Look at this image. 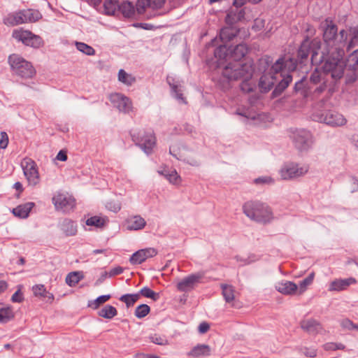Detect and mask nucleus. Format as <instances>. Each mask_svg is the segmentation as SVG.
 Segmentation results:
<instances>
[{
    "label": "nucleus",
    "instance_id": "1",
    "mask_svg": "<svg viewBox=\"0 0 358 358\" xmlns=\"http://www.w3.org/2000/svg\"><path fill=\"white\" fill-rule=\"evenodd\" d=\"M248 46H217L214 55L218 65L227 64L223 67L222 74L227 81L243 80L241 90L249 93L253 91L254 85L250 83L253 69L251 64L242 63L241 59L248 52Z\"/></svg>",
    "mask_w": 358,
    "mask_h": 358
},
{
    "label": "nucleus",
    "instance_id": "2",
    "mask_svg": "<svg viewBox=\"0 0 358 358\" xmlns=\"http://www.w3.org/2000/svg\"><path fill=\"white\" fill-rule=\"evenodd\" d=\"M354 46H347L348 51H352L345 62L343 57L345 51L341 46H324V50L319 62H324L322 69L327 75L334 80L341 78L344 73V69L348 66L355 69L358 66V50H352Z\"/></svg>",
    "mask_w": 358,
    "mask_h": 358
},
{
    "label": "nucleus",
    "instance_id": "3",
    "mask_svg": "<svg viewBox=\"0 0 358 358\" xmlns=\"http://www.w3.org/2000/svg\"><path fill=\"white\" fill-rule=\"evenodd\" d=\"M284 68H285L284 59L279 58L272 65L269 72L263 73L259 82L261 92H268L278 83L272 92L273 96H278L288 87L292 80V77L288 73H285Z\"/></svg>",
    "mask_w": 358,
    "mask_h": 358
},
{
    "label": "nucleus",
    "instance_id": "4",
    "mask_svg": "<svg viewBox=\"0 0 358 358\" xmlns=\"http://www.w3.org/2000/svg\"><path fill=\"white\" fill-rule=\"evenodd\" d=\"M243 213L251 220L267 224L273 219V214L268 205L260 201H249L243 206Z\"/></svg>",
    "mask_w": 358,
    "mask_h": 358
},
{
    "label": "nucleus",
    "instance_id": "5",
    "mask_svg": "<svg viewBox=\"0 0 358 358\" xmlns=\"http://www.w3.org/2000/svg\"><path fill=\"white\" fill-rule=\"evenodd\" d=\"M8 64L12 73L23 79L32 78L36 73L32 64L17 54H12L8 57Z\"/></svg>",
    "mask_w": 358,
    "mask_h": 358
},
{
    "label": "nucleus",
    "instance_id": "6",
    "mask_svg": "<svg viewBox=\"0 0 358 358\" xmlns=\"http://www.w3.org/2000/svg\"><path fill=\"white\" fill-rule=\"evenodd\" d=\"M227 13L225 22L229 26L235 27L238 22L250 21L254 16L252 10L248 8H242L243 6H234Z\"/></svg>",
    "mask_w": 358,
    "mask_h": 358
},
{
    "label": "nucleus",
    "instance_id": "7",
    "mask_svg": "<svg viewBox=\"0 0 358 358\" xmlns=\"http://www.w3.org/2000/svg\"><path fill=\"white\" fill-rule=\"evenodd\" d=\"M166 0H138L136 10L138 14H144L147 18H152L161 15L158 11L162 8Z\"/></svg>",
    "mask_w": 358,
    "mask_h": 358
},
{
    "label": "nucleus",
    "instance_id": "8",
    "mask_svg": "<svg viewBox=\"0 0 358 358\" xmlns=\"http://www.w3.org/2000/svg\"><path fill=\"white\" fill-rule=\"evenodd\" d=\"M289 137L294 146L299 151L308 150L312 144V135L310 132L303 129H291Z\"/></svg>",
    "mask_w": 358,
    "mask_h": 358
},
{
    "label": "nucleus",
    "instance_id": "9",
    "mask_svg": "<svg viewBox=\"0 0 358 358\" xmlns=\"http://www.w3.org/2000/svg\"><path fill=\"white\" fill-rule=\"evenodd\" d=\"M133 141L147 155L152 152L156 144V138L152 131H139L131 134Z\"/></svg>",
    "mask_w": 358,
    "mask_h": 358
},
{
    "label": "nucleus",
    "instance_id": "10",
    "mask_svg": "<svg viewBox=\"0 0 358 358\" xmlns=\"http://www.w3.org/2000/svg\"><path fill=\"white\" fill-rule=\"evenodd\" d=\"M308 167L306 165L300 166L295 163L285 164L280 170V174L283 180H291L306 174Z\"/></svg>",
    "mask_w": 358,
    "mask_h": 358
},
{
    "label": "nucleus",
    "instance_id": "11",
    "mask_svg": "<svg viewBox=\"0 0 358 358\" xmlns=\"http://www.w3.org/2000/svg\"><path fill=\"white\" fill-rule=\"evenodd\" d=\"M319 121L332 127H341L347 122L342 114L333 110L322 112L319 117Z\"/></svg>",
    "mask_w": 358,
    "mask_h": 358
},
{
    "label": "nucleus",
    "instance_id": "12",
    "mask_svg": "<svg viewBox=\"0 0 358 358\" xmlns=\"http://www.w3.org/2000/svg\"><path fill=\"white\" fill-rule=\"evenodd\" d=\"M22 168L29 185H36L39 182V174L34 160L30 158L24 159Z\"/></svg>",
    "mask_w": 358,
    "mask_h": 358
},
{
    "label": "nucleus",
    "instance_id": "13",
    "mask_svg": "<svg viewBox=\"0 0 358 358\" xmlns=\"http://www.w3.org/2000/svg\"><path fill=\"white\" fill-rule=\"evenodd\" d=\"M12 36L17 42H21L25 45L29 43L32 45H40L41 43H43V40L39 36L35 35L30 31L24 30L22 28L14 29Z\"/></svg>",
    "mask_w": 358,
    "mask_h": 358
},
{
    "label": "nucleus",
    "instance_id": "14",
    "mask_svg": "<svg viewBox=\"0 0 358 358\" xmlns=\"http://www.w3.org/2000/svg\"><path fill=\"white\" fill-rule=\"evenodd\" d=\"M204 277V272H198L189 275L177 284L180 292H188L194 289Z\"/></svg>",
    "mask_w": 358,
    "mask_h": 358
},
{
    "label": "nucleus",
    "instance_id": "15",
    "mask_svg": "<svg viewBox=\"0 0 358 358\" xmlns=\"http://www.w3.org/2000/svg\"><path fill=\"white\" fill-rule=\"evenodd\" d=\"M52 202L57 210H62L64 212L71 210L76 206L74 198L66 194L59 193L54 196Z\"/></svg>",
    "mask_w": 358,
    "mask_h": 358
},
{
    "label": "nucleus",
    "instance_id": "16",
    "mask_svg": "<svg viewBox=\"0 0 358 358\" xmlns=\"http://www.w3.org/2000/svg\"><path fill=\"white\" fill-rule=\"evenodd\" d=\"M323 38L325 43L334 42L338 35V28L331 17H327L322 23Z\"/></svg>",
    "mask_w": 358,
    "mask_h": 358
},
{
    "label": "nucleus",
    "instance_id": "17",
    "mask_svg": "<svg viewBox=\"0 0 358 358\" xmlns=\"http://www.w3.org/2000/svg\"><path fill=\"white\" fill-rule=\"evenodd\" d=\"M110 100L120 112L127 113L131 110V101L128 97L121 94H111Z\"/></svg>",
    "mask_w": 358,
    "mask_h": 358
},
{
    "label": "nucleus",
    "instance_id": "18",
    "mask_svg": "<svg viewBox=\"0 0 358 358\" xmlns=\"http://www.w3.org/2000/svg\"><path fill=\"white\" fill-rule=\"evenodd\" d=\"M357 283L355 278H337L329 283L328 291L329 292H341L348 289L351 285Z\"/></svg>",
    "mask_w": 358,
    "mask_h": 358
},
{
    "label": "nucleus",
    "instance_id": "19",
    "mask_svg": "<svg viewBox=\"0 0 358 358\" xmlns=\"http://www.w3.org/2000/svg\"><path fill=\"white\" fill-rule=\"evenodd\" d=\"M301 328L309 334H317L322 329V324L313 318L305 319L300 322Z\"/></svg>",
    "mask_w": 358,
    "mask_h": 358
},
{
    "label": "nucleus",
    "instance_id": "20",
    "mask_svg": "<svg viewBox=\"0 0 358 358\" xmlns=\"http://www.w3.org/2000/svg\"><path fill=\"white\" fill-rule=\"evenodd\" d=\"M316 49L310 50L311 46H299L298 50V57L300 60L301 63H303L305 59H306L310 55V52H312L311 60L313 62L315 58L316 59L317 55H318V50H321V53L324 50V46H315Z\"/></svg>",
    "mask_w": 358,
    "mask_h": 358
},
{
    "label": "nucleus",
    "instance_id": "21",
    "mask_svg": "<svg viewBox=\"0 0 358 358\" xmlns=\"http://www.w3.org/2000/svg\"><path fill=\"white\" fill-rule=\"evenodd\" d=\"M275 287L278 292L285 295L294 294L298 289V286L296 283L288 280L278 282L276 283Z\"/></svg>",
    "mask_w": 358,
    "mask_h": 358
},
{
    "label": "nucleus",
    "instance_id": "22",
    "mask_svg": "<svg viewBox=\"0 0 358 358\" xmlns=\"http://www.w3.org/2000/svg\"><path fill=\"white\" fill-rule=\"evenodd\" d=\"M210 352L211 349L208 345L198 344L188 352L187 355L189 357L200 358L209 356Z\"/></svg>",
    "mask_w": 358,
    "mask_h": 358
},
{
    "label": "nucleus",
    "instance_id": "23",
    "mask_svg": "<svg viewBox=\"0 0 358 358\" xmlns=\"http://www.w3.org/2000/svg\"><path fill=\"white\" fill-rule=\"evenodd\" d=\"M59 228L66 236H75L78 231V226L75 221L65 218L59 223Z\"/></svg>",
    "mask_w": 358,
    "mask_h": 358
},
{
    "label": "nucleus",
    "instance_id": "24",
    "mask_svg": "<svg viewBox=\"0 0 358 358\" xmlns=\"http://www.w3.org/2000/svg\"><path fill=\"white\" fill-rule=\"evenodd\" d=\"M238 29L236 27L229 26L222 28L220 32V39L225 45L231 41L238 34Z\"/></svg>",
    "mask_w": 358,
    "mask_h": 358
},
{
    "label": "nucleus",
    "instance_id": "25",
    "mask_svg": "<svg viewBox=\"0 0 358 358\" xmlns=\"http://www.w3.org/2000/svg\"><path fill=\"white\" fill-rule=\"evenodd\" d=\"M34 206V203L27 202L26 203L19 205L16 208H13L12 212L16 217L20 218H27L29 216L31 210Z\"/></svg>",
    "mask_w": 358,
    "mask_h": 358
},
{
    "label": "nucleus",
    "instance_id": "26",
    "mask_svg": "<svg viewBox=\"0 0 358 358\" xmlns=\"http://www.w3.org/2000/svg\"><path fill=\"white\" fill-rule=\"evenodd\" d=\"M127 229L129 230H141L143 229L146 224V222L140 215H134L127 220Z\"/></svg>",
    "mask_w": 358,
    "mask_h": 358
},
{
    "label": "nucleus",
    "instance_id": "27",
    "mask_svg": "<svg viewBox=\"0 0 358 358\" xmlns=\"http://www.w3.org/2000/svg\"><path fill=\"white\" fill-rule=\"evenodd\" d=\"M15 317L13 308L10 306H6L0 303V322L7 323Z\"/></svg>",
    "mask_w": 358,
    "mask_h": 358
},
{
    "label": "nucleus",
    "instance_id": "28",
    "mask_svg": "<svg viewBox=\"0 0 358 358\" xmlns=\"http://www.w3.org/2000/svg\"><path fill=\"white\" fill-rule=\"evenodd\" d=\"M316 30L310 24H307L306 25V35L304 36V40L302 41L301 45H320V41H315V39L312 40V38L315 34Z\"/></svg>",
    "mask_w": 358,
    "mask_h": 358
},
{
    "label": "nucleus",
    "instance_id": "29",
    "mask_svg": "<svg viewBox=\"0 0 358 358\" xmlns=\"http://www.w3.org/2000/svg\"><path fill=\"white\" fill-rule=\"evenodd\" d=\"M118 0H105L103 3V10L108 15H115L118 12Z\"/></svg>",
    "mask_w": 358,
    "mask_h": 358
},
{
    "label": "nucleus",
    "instance_id": "30",
    "mask_svg": "<svg viewBox=\"0 0 358 358\" xmlns=\"http://www.w3.org/2000/svg\"><path fill=\"white\" fill-rule=\"evenodd\" d=\"M135 8L134 6L128 1L122 2L119 4L118 12L117 15L122 14L125 17H131L134 15Z\"/></svg>",
    "mask_w": 358,
    "mask_h": 358
},
{
    "label": "nucleus",
    "instance_id": "31",
    "mask_svg": "<svg viewBox=\"0 0 358 358\" xmlns=\"http://www.w3.org/2000/svg\"><path fill=\"white\" fill-rule=\"evenodd\" d=\"M167 82L171 88V91L173 93L175 97L178 100L184 101L182 93L180 90V86L178 82L172 77H167Z\"/></svg>",
    "mask_w": 358,
    "mask_h": 358
},
{
    "label": "nucleus",
    "instance_id": "32",
    "mask_svg": "<svg viewBox=\"0 0 358 358\" xmlns=\"http://www.w3.org/2000/svg\"><path fill=\"white\" fill-rule=\"evenodd\" d=\"M222 293L227 303H231L234 300V288L232 285L222 284Z\"/></svg>",
    "mask_w": 358,
    "mask_h": 358
},
{
    "label": "nucleus",
    "instance_id": "33",
    "mask_svg": "<svg viewBox=\"0 0 358 358\" xmlns=\"http://www.w3.org/2000/svg\"><path fill=\"white\" fill-rule=\"evenodd\" d=\"M98 314L103 318L112 319L117 315V310L114 306L106 305L99 311Z\"/></svg>",
    "mask_w": 358,
    "mask_h": 358
},
{
    "label": "nucleus",
    "instance_id": "34",
    "mask_svg": "<svg viewBox=\"0 0 358 358\" xmlns=\"http://www.w3.org/2000/svg\"><path fill=\"white\" fill-rule=\"evenodd\" d=\"M83 278V274L80 271L69 273L66 277V282L69 286H75Z\"/></svg>",
    "mask_w": 358,
    "mask_h": 358
},
{
    "label": "nucleus",
    "instance_id": "35",
    "mask_svg": "<svg viewBox=\"0 0 358 358\" xmlns=\"http://www.w3.org/2000/svg\"><path fill=\"white\" fill-rule=\"evenodd\" d=\"M140 299V294H126L120 297V301L124 302L129 308Z\"/></svg>",
    "mask_w": 358,
    "mask_h": 358
},
{
    "label": "nucleus",
    "instance_id": "36",
    "mask_svg": "<svg viewBox=\"0 0 358 358\" xmlns=\"http://www.w3.org/2000/svg\"><path fill=\"white\" fill-rule=\"evenodd\" d=\"M19 18L20 17H19L18 11H16L6 15L3 17V22L7 26L13 27L20 24Z\"/></svg>",
    "mask_w": 358,
    "mask_h": 358
},
{
    "label": "nucleus",
    "instance_id": "37",
    "mask_svg": "<svg viewBox=\"0 0 358 358\" xmlns=\"http://www.w3.org/2000/svg\"><path fill=\"white\" fill-rule=\"evenodd\" d=\"M106 222V219L104 217H101L99 216H92L91 217H89L86 222L85 224L87 226H92L97 228H101L103 227Z\"/></svg>",
    "mask_w": 358,
    "mask_h": 358
},
{
    "label": "nucleus",
    "instance_id": "38",
    "mask_svg": "<svg viewBox=\"0 0 358 358\" xmlns=\"http://www.w3.org/2000/svg\"><path fill=\"white\" fill-rule=\"evenodd\" d=\"M118 80L127 85H131L136 81V79L124 70L120 69L118 72Z\"/></svg>",
    "mask_w": 358,
    "mask_h": 358
},
{
    "label": "nucleus",
    "instance_id": "39",
    "mask_svg": "<svg viewBox=\"0 0 358 358\" xmlns=\"http://www.w3.org/2000/svg\"><path fill=\"white\" fill-rule=\"evenodd\" d=\"M137 294H140V296L151 299L154 301H157L159 299V294L154 292L148 287H143Z\"/></svg>",
    "mask_w": 358,
    "mask_h": 358
},
{
    "label": "nucleus",
    "instance_id": "40",
    "mask_svg": "<svg viewBox=\"0 0 358 358\" xmlns=\"http://www.w3.org/2000/svg\"><path fill=\"white\" fill-rule=\"evenodd\" d=\"M25 14L27 23L35 22L42 17L41 13L37 10L25 9Z\"/></svg>",
    "mask_w": 358,
    "mask_h": 358
},
{
    "label": "nucleus",
    "instance_id": "41",
    "mask_svg": "<svg viewBox=\"0 0 358 358\" xmlns=\"http://www.w3.org/2000/svg\"><path fill=\"white\" fill-rule=\"evenodd\" d=\"M111 296L110 294L101 295L97 297L96 299L93 301H90L88 302V306L92 308L94 310L97 309L101 304L106 302L108 300L110 299Z\"/></svg>",
    "mask_w": 358,
    "mask_h": 358
},
{
    "label": "nucleus",
    "instance_id": "42",
    "mask_svg": "<svg viewBox=\"0 0 358 358\" xmlns=\"http://www.w3.org/2000/svg\"><path fill=\"white\" fill-rule=\"evenodd\" d=\"M146 260L145 253L142 250H139L134 252L130 257L129 262L131 264H141Z\"/></svg>",
    "mask_w": 358,
    "mask_h": 358
},
{
    "label": "nucleus",
    "instance_id": "43",
    "mask_svg": "<svg viewBox=\"0 0 358 358\" xmlns=\"http://www.w3.org/2000/svg\"><path fill=\"white\" fill-rule=\"evenodd\" d=\"M150 311V308L147 304H141L136 308L134 315L137 318H143Z\"/></svg>",
    "mask_w": 358,
    "mask_h": 358
},
{
    "label": "nucleus",
    "instance_id": "44",
    "mask_svg": "<svg viewBox=\"0 0 358 358\" xmlns=\"http://www.w3.org/2000/svg\"><path fill=\"white\" fill-rule=\"evenodd\" d=\"M315 274L314 273H310L306 278L300 281L299 282V293H303L306 287L312 284L314 279Z\"/></svg>",
    "mask_w": 358,
    "mask_h": 358
},
{
    "label": "nucleus",
    "instance_id": "45",
    "mask_svg": "<svg viewBox=\"0 0 358 358\" xmlns=\"http://www.w3.org/2000/svg\"><path fill=\"white\" fill-rule=\"evenodd\" d=\"M150 341L155 344L159 345H166L169 344L168 340L164 336L158 334H153L149 337Z\"/></svg>",
    "mask_w": 358,
    "mask_h": 358
},
{
    "label": "nucleus",
    "instance_id": "46",
    "mask_svg": "<svg viewBox=\"0 0 358 358\" xmlns=\"http://www.w3.org/2000/svg\"><path fill=\"white\" fill-rule=\"evenodd\" d=\"M299 351L308 357L314 358L317 356V350L314 348L301 347L299 348Z\"/></svg>",
    "mask_w": 358,
    "mask_h": 358
},
{
    "label": "nucleus",
    "instance_id": "47",
    "mask_svg": "<svg viewBox=\"0 0 358 358\" xmlns=\"http://www.w3.org/2000/svg\"><path fill=\"white\" fill-rule=\"evenodd\" d=\"M358 44V27L350 29V39L348 45Z\"/></svg>",
    "mask_w": 358,
    "mask_h": 358
},
{
    "label": "nucleus",
    "instance_id": "48",
    "mask_svg": "<svg viewBox=\"0 0 358 358\" xmlns=\"http://www.w3.org/2000/svg\"><path fill=\"white\" fill-rule=\"evenodd\" d=\"M34 296L39 297H45L47 294V290L43 285H36L32 287Z\"/></svg>",
    "mask_w": 358,
    "mask_h": 358
},
{
    "label": "nucleus",
    "instance_id": "49",
    "mask_svg": "<svg viewBox=\"0 0 358 358\" xmlns=\"http://www.w3.org/2000/svg\"><path fill=\"white\" fill-rule=\"evenodd\" d=\"M345 346L340 343H327L324 345V349L325 350H344Z\"/></svg>",
    "mask_w": 358,
    "mask_h": 358
},
{
    "label": "nucleus",
    "instance_id": "50",
    "mask_svg": "<svg viewBox=\"0 0 358 358\" xmlns=\"http://www.w3.org/2000/svg\"><path fill=\"white\" fill-rule=\"evenodd\" d=\"M254 182L257 185L273 184L274 180L270 176H262L255 179Z\"/></svg>",
    "mask_w": 358,
    "mask_h": 358
},
{
    "label": "nucleus",
    "instance_id": "51",
    "mask_svg": "<svg viewBox=\"0 0 358 358\" xmlns=\"http://www.w3.org/2000/svg\"><path fill=\"white\" fill-rule=\"evenodd\" d=\"M76 49L87 55H94L95 54V50L93 49L92 46H76Z\"/></svg>",
    "mask_w": 358,
    "mask_h": 358
},
{
    "label": "nucleus",
    "instance_id": "52",
    "mask_svg": "<svg viewBox=\"0 0 358 358\" xmlns=\"http://www.w3.org/2000/svg\"><path fill=\"white\" fill-rule=\"evenodd\" d=\"M0 136V148L6 149L8 144V136L5 131H1Z\"/></svg>",
    "mask_w": 358,
    "mask_h": 358
},
{
    "label": "nucleus",
    "instance_id": "53",
    "mask_svg": "<svg viewBox=\"0 0 358 358\" xmlns=\"http://www.w3.org/2000/svg\"><path fill=\"white\" fill-rule=\"evenodd\" d=\"M166 179L173 184H177L178 180H180V176L177 173L176 170L171 171L169 175L167 176Z\"/></svg>",
    "mask_w": 358,
    "mask_h": 358
},
{
    "label": "nucleus",
    "instance_id": "54",
    "mask_svg": "<svg viewBox=\"0 0 358 358\" xmlns=\"http://www.w3.org/2000/svg\"><path fill=\"white\" fill-rule=\"evenodd\" d=\"M340 324H341V326L343 329H346L348 330H352V327H353L354 323L350 320H349L348 318L343 319L341 321Z\"/></svg>",
    "mask_w": 358,
    "mask_h": 358
},
{
    "label": "nucleus",
    "instance_id": "55",
    "mask_svg": "<svg viewBox=\"0 0 358 358\" xmlns=\"http://www.w3.org/2000/svg\"><path fill=\"white\" fill-rule=\"evenodd\" d=\"M142 250L145 253V257L146 259L148 258L155 257L157 254V250L152 248L142 249Z\"/></svg>",
    "mask_w": 358,
    "mask_h": 358
},
{
    "label": "nucleus",
    "instance_id": "56",
    "mask_svg": "<svg viewBox=\"0 0 358 358\" xmlns=\"http://www.w3.org/2000/svg\"><path fill=\"white\" fill-rule=\"evenodd\" d=\"M321 80V74L317 71L312 73L310 77V81L313 84H317Z\"/></svg>",
    "mask_w": 358,
    "mask_h": 358
},
{
    "label": "nucleus",
    "instance_id": "57",
    "mask_svg": "<svg viewBox=\"0 0 358 358\" xmlns=\"http://www.w3.org/2000/svg\"><path fill=\"white\" fill-rule=\"evenodd\" d=\"M23 300L22 294L20 290H17L11 296V301L13 302H21Z\"/></svg>",
    "mask_w": 358,
    "mask_h": 358
},
{
    "label": "nucleus",
    "instance_id": "58",
    "mask_svg": "<svg viewBox=\"0 0 358 358\" xmlns=\"http://www.w3.org/2000/svg\"><path fill=\"white\" fill-rule=\"evenodd\" d=\"M124 269L121 266L115 267L108 272V277H113L117 275H120L123 272Z\"/></svg>",
    "mask_w": 358,
    "mask_h": 358
},
{
    "label": "nucleus",
    "instance_id": "59",
    "mask_svg": "<svg viewBox=\"0 0 358 358\" xmlns=\"http://www.w3.org/2000/svg\"><path fill=\"white\" fill-rule=\"evenodd\" d=\"M210 329V325L208 323L203 322H201L198 327V331L200 334H203L206 333Z\"/></svg>",
    "mask_w": 358,
    "mask_h": 358
},
{
    "label": "nucleus",
    "instance_id": "60",
    "mask_svg": "<svg viewBox=\"0 0 358 358\" xmlns=\"http://www.w3.org/2000/svg\"><path fill=\"white\" fill-rule=\"evenodd\" d=\"M304 80L305 79L303 78L295 83L294 87L295 92H299L305 87Z\"/></svg>",
    "mask_w": 358,
    "mask_h": 358
},
{
    "label": "nucleus",
    "instance_id": "61",
    "mask_svg": "<svg viewBox=\"0 0 358 358\" xmlns=\"http://www.w3.org/2000/svg\"><path fill=\"white\" fill-rule=\"evenodd\" d=\"M20 24L27 23V17L25 14V9L18 11Z\"/></svg>",
    "mask_w": 358,
    "mask_h": 358
},
{
    "label": "nucleus",
    "instance_id": "62",
    "mask_svg": "<svg viewBox=\"0 0 358 358\" xmlns=\"http://www.w3.org/2000/svg\"><path fill=\"white\" fill-rule=\"evenodd\" d=\"M352 182V189L351 190L352 192H358V178L352 176L351 178Z\"/></svg>",
    "mask_w": 358,
    "mask_h": 358
},
{
    "label": "nucleus",
    "instance_id": "63",
    "mask_svg": "<svg viewBox=\"0 0 358 358\" xmlns=\"http://www.w3.org/2000/svg\"><path fill=\"white\" fill-rule=\"evenodd\" d=\"M57 159L59 161L65 162L67 159V155L65 152L60 150L57 155Z\"/></svg>",
    "mask_w": 358,
    "mask_h": 358
},
{
    "label": "nucleus",
    "instance_id": "64",
    "mask_svg": "<svg viewBox=\"0 0 358 358\" xmlns=\"http://www.w3.org/2000/svg\"><path fill=\"white\" fill-rule=\"evenodd\" d=\"M339 34L341 36L340 42L347 43H348V34H347L346 31L344 29H343L340 31Z\"/></svg>",
    "mask_w": 358,
    "mask_h": 358
}]
</instances>
